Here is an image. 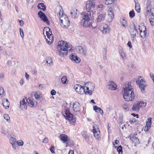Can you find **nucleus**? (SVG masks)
Segmentation results:
<instances>
[{"label":"nucleus","mask_w":154,"mask_h":154,"mask_svg":"<svg viewBox=\"0 0 154 154\" xmlns=\"http://www.w3.org/2000/svg\"><path fill=\"white\" fill-rule=\"evenodd\" d=\"M69 48V46L66 42L61 41L58 42L57 48L61 56L66 55L67 54V50H70Z\"/></svg>","instance_id":"20e7f679"},{"label":"nucleus","mask_w":154,"mask_h":154,"mask_svg":"<svg viewBox=\"0 0 154 154\" xmlns=\"http://www.w3.org/2000/svg\"><path fill=\"white\" fill-rule=\"evenodd\" d=\"M68 154H74V151L72 150H70Z\"/></svg>","instance_id":"0e129e2a"},{"label":"nucleus","mask_w":154,"mask_h":154,"mask_svg":"<svg viewBox=\"0 0 154 154\" xmlns=\"http://www.w3.org/2000/svg\"><path fill=\"white\" fill-rule=\"evenodd\" d=\"M45 88V85L43 84H40L39 86V89L40 90H43Z\"/></svg>","instance_id":"de8ad7c7"},{"label":"nucleus","mask_w":154,"mask_h":154,"mask_svg":"<svg viewBox=\"0 0 154 154\" xmlns=\"http://www.w3.org/2000/svg\"><path fill=\"white\" fill-rule=\"evenodd\" d=\"M50 150L52 153L54 154L55 153V149L54 146H52L50 147Z\"/></svg>","instance_id":"864d4df0"},{"label":"nucleus","mask_w":154,"mask_h":154,"mask_svg":"<svg viewBox=\"0 0 154 154\" xmlns=\"http://www.w3.org/2000/svg\"><path fill=\"white\" fill-rule=\"evenodd\" d=\"M46 61L48 65L51 66L53 65L52 60L51 57H47L46 58Z\"/></svg>","instance_id":"c756f323"},{"label":"nucleus","mask_w":154,"mask_h":154,"mask_svg":"<svg viewBox=\"0 0 154 154\" xmlns=\"http://www.w3.org/2000/svg\"><path fill=\"white\" fill-rule=\"evenodd\" d=\"M108 26L105 24H103V25H101L100 27V30L102 31V32L103 30V29H105L106 28H107V27L108 28Z\"/></svg>","instance_id":"72a5a7b5"},{"label":"nucleus","mask_w":154,"mask_h":154,"mask_svg":"<svg viewBox=\"0 0 154 154\" xmlns=\"http://www.w3.org/2000/svg\"><path fill=\"white\" fill-rule=\"evenodd\" d=\"M140 30V34L141 37L143 38H145L147 34L146 32V28L145 26H142L141 29H140V28H139Z\"/></svg>","instance_id":"f8f14e48"},{"label":"nucleus","mask_w":154,"mask_h":154,"mask_svg":"<svg viewBox=\"0 0 154 154\" xmlns=\"http://www.w3.org/2000/svg\"><path fill=\"white\" fill-rule=\"evenodd\" d=\"M48 139L46 137H45L43 140V142L45 143H47L48 142Z\"/></svg>","instance_id":"4d7b16f0"},{"label":"nucleus","mask_w":154,"mask_h":154,"mask_svg":"<svg viewBox=\"0 0 154 154\" xmlns=\"http://www.w3.org/2000/svg\"><path fill=\"white\" fill-rule=\"evenodd\" d=\"M91 13H82L81 14L83 19L81 20V24L82 25L85 27H88L90 26L91 20L93 19V13L90 11Z\"/></svg>","instance_id":"7ed1b4c3"},{"label":"nucleus","mask_w":154,"mask_h":154,"mask_svg":"<svg viewBox=\"0 0 154 154\" xmlns=\"http://www.w3.org/2000/svg\"><path fill=\"white\" fill-rule=\"evenodd\" d=\"M56 92L54 90H52L51 91V94L52 95H54L56 94Z\"/></svg>","instance_id":"6e6d98bb"},{"label":"nucleus","mask_w":154,"mask_h":154,"mask_svg":"<svg viewBox=\"0 0 154 154\" xmlns=\"http://www.w3.org/2000/svg\"><path fill=\"white\" fill-rule=\"evenodd\" d=\"M152 118H149L147 119L146 123L144 130L145 131H148L150 129L151 125Z\"/></svg>","instance_id":"dca6fc26"},{"label":"nucleus","mask_w":154,"mask_h":154,"mask_svg":"<svg viewBox=\"0 0 154 154\" xmlns=\"http://www.w3.org/2000/svg\"><path fill=\"white\" fill-rule=\"evenodd\" d=\"M93 132L94 134V136L98 140H99V139L100 138V131H94Z\"/></svg>","instance_id":"c85d7f7f"},{"label":"nucleus","mask_w":154,"mask_h":154,"mask_svg":"<svg viewBox=\"0 0 154 154\" xmlns=\"http://www.w3.org/2000/svg\"><path fill=\"white\" fill-rule=\"evenodd\" d=\"M107 87L109 89L114 90L116 88V85L114 82L111 81L108 82Z\"/></svg>","instance_id":"5701e85b"},{"label":"nucleus","mask_w":154,"mask_h":154,"mask_svg":"<svg viewBox=\"0 0 154 154\" xmlns=\"http://www.w3.org/2000/svg\"><path fill=\"white\" fill-rule=\"evenodd\" d=\"M11 61H9L7 62V64L8 66H9L11 64Z\"/></svg>","instance_id":"69168bd1"},{"label":"nucleus","mask_w":154,"mask_h":154,"mask_svg":"<svg viewBox=\"0 0 154 154\" xmlns=\"http://www.w3.org/2000/svg\"><path fill=\"white\" fill-rule=\"evenodd\" d=\"M130 140L136 144H138L140 143L139 139L137 137L133 135H131Z\"/></svg>","instance_id":"b1692460"},{"label":"nucleus","mask_w":154,"mask_h":154,"mask_svg":"<svg viewBox=\"0 0 154 154\" xmlns=\"http://www.w3.org/2000/svg\"><path fill=\"white\" fill-rule=\"evenodd\" d=\"M85 88H86L85 93L86 94L91 95L95 88L94 85L92 82H86L84 85Z\"/></svg>","instance_id":"423d86ee"},{"label":"nucleus","mask_w":154,"mask_h":154,"mask_svg":"<svg viewBox=\"0 0 154 154\" xmlns=\"http://www.w3.org/2000/svg\"><path fill=\"white\" fill-rule=\"evenodd\" d=\"M46 35L48 38L50 40H51V41H48L47 39H46V42L48 44L51 45V42L53 39V35H52L51 31L50 33L48 31H46Z\"/></svg>","instance_id":"6ab92c4d"},{"label":"nucleus","mask_w":154,"mask_h":154,"mask_svg":"<svg viewBox=\"0 0 154 154\" xmlns=\"http://www.w3.org/2000/svg\"><path fill=\"white\" fill-rule=\"evenodd\" d=\"M142 78L141 76L136 81V83L139 85L141 92L144 93L145 92V88L146 87V82L142 79Z\"/></svg>","instance_id":"0eeeda50"},{"label":"nucleus","mask_w":154,"mask_h":154,"mask_svg":"<svg viewBox=\"0 0 154 154\" xmlns=\"http://www.w3.org/2000/svg\"><path fill=\"white\" fill-rule=\"evenodd\" d=\"M93 128L92 132L94 131H99V129L98 126H97V125L96 124H94V125H93Z\"/></svg>","instance_id":"ea45409f"},{"label":"nucleus","mask_w":154,"mask_h":154,"mask_svg":"<svg viewBox=\"0 0 154 154\" xmlns=\"http://www.w3.org/2000/svg\"><path fill=\"white\" fill-rule=\"evenodd\" d=\"M2 104L4 107L6 109L9 107L10 103L7 99H4L3 100Z\"/></svg>","instance_id":"a878e982"},{"label":"nucleus","mask_w":154,"mask_h":154,"mask_svg":"<svg viewBox=\"0 0 154 154\" xmlns=\"http://www.w3.org/2000/svg\"><path fill=\"white\" fill-rule=\"evenodd\" d=\"M26 97L23 98L20 102V107L21 109L23 110H25L27 108V101L29 106L31 107H35L37 104V102L32 97H29L26 100Z\"/></svg>","instance_id":"f03ea898"},{"label":"nucleus","mask_w":154,"mask_h":154,"mask_svg":"<svg viewBox=\"0 0 154 154\" xmlns=\"http://www.w3.org/2000/svg\"><path fill=\"white\" fill-rule=\"evenodd\" d=\"M146 105V103H145L143 101H137L134 103L132 107L133 111H138L140 108L144 107Z\"/></svg>","instance_id":"1a4fd4ad"},{"label":"nucleus","mask_w":154,"mask_h":154,"mask_svg":"<svg viewBox=\"0 0 154 154\" xmlns=\"http://www.w3.org/2000/svg\"><path fill=\"white\" fill-rule=\"evenodd\" d=\"M20 35L21 37L22 38H23L24 36V33H23V30L22 29H21V28H20Z\"/></svg>","instance_id":"603ef678"},{"label":"nucleus","mask_w":154,"mask_h":154,"mask_svg":"<svg viewBox=\"0 0 154 154\" xmlns=\"http://www.w3.org/2000/svg\"><path fill=\"white\" fill-rule=\"evenodd\" d=\"M121 23L122 25L125 27L127 26V22L124 19H122L121 20Z\"/></svg>","instance_id":"f704fd0d"},{"label":"nucleus","mask_w":154,"mask_h":154,"mask_svg":"<svg viewBox=\"0 0 154 154\" xmlns=\"http://www.w3.org/2000/svg\"><path fill=\"white\" fill-rule=\"evenodd\" d=\"M147 11L149 13H151L152 16L154 17V8H151L150 6L149 5H148V3L147 4Z\"/></svg>","instance_id":"bb28decb"},{"label":"nucleus","mask_w":154,"mask_h":154,"mask_svg":"<svg viewBox=\"0 0 154 154\" xmlns=\"http://www.w3.org/2000/svg\"><path fill=\"white\" fill-rule=\"evenodd\" d=\"M135 9L137 11L138 13L140 12V5L138 3H135Z\"/></svg>","instance_id":"473e14b6"},{"label":"nucleus","mask_w":154,"mask_h":154,"mask_svg":"<svg viewBox=\"0 0 154 154\" xmlns=\"http://www.w3.org/2000/svg\"><path fill=\"white\" fill-rule=\"evenodd\" d=\"M29 74H27L26 72L25 77H26V78L27 80L29 78Z\"/></svg>","instance_id":"052dcab7"},{"label":"nucleus","mask_w":154,"mask_h":154,"mask_svg":"<svg viewBox=\"0 0 154 154\" xmlns=\"http://www.w3.org/2000/svg\"><path fill=\"white\" fill-rule=\"evenodd\" d=\"M70 59L73 61H75L76 63H79L81 60L80 58L78 57L75 54L72 53L70 57Z\"/></svg>","instance_id":"ddd939ff"},{"label":"nucleus","mask_w":154,"mask_h":154,"mask_svg":"<svg viewBox=\"0 0 154 154\" xmlns=\"http://www.w3.org/2000/svg\"><path fill=\"white\" fill-rule=\"evenodd\" d=\"M131 36V40L133 41V42H134V40H135V37H133L132 36Z\"/></svg>","instance_id":"338daca9"},{"label":"nucleus","mask_w":154,"mask_h":154,"mask_svg":"<svg viewBox=\"0 0 154 154\" xmlns=\"http://www.w3.org/2000/svg\"><path fill=\"white\" fill-rule=\"evenodd\" d=\"M129 15L131 17L133 18L135 16V13L133 11H131L129 12Z\"/></svg>","instance_id":"3c124183"},{"label":"nucleus","mask_w":154,"mask_h":154,"mask_svg":"<svg viewBox=\"0 0 154 154\" xmlns=\"http://www.w3.org/2000/svg\"><path fill=\"white\" fill-rule=\"evenodd\" d=\"M4 119L6 120V121L9 123L10 122V118L8 115L7 114H5L4 115Z\"/></svg>","instance_id":"4c0bfd02"},{"label":"nucleus","mask_w":154,"mask_h":154,"mask_svg":"<svg viewBox=\"0 0 154 154\" xmlns=\"http://www.w3.org/2000/svg\"><path fill=\"white\" fill-rule=\"evenodd\" d=\"M133 27L132 28H131L130 30V33L131 36L133 37H136L137 34H138V32L136 27L135 24L134 23H133Z\"/></svg>","instance_id":"a211bd4d"},{"label":"nucleus","mask_w":154,"mask_h":154,"mask_svg":"<svg viewBox=\"0 0 154 154\" xmlns=\"http://www.w3.org/2000/svg\"><path fill=\"white\" fill-rule=\"evenodd\" d=\"M61 82L63 84H67L66 82L67 81V78L66 76H64L61 79Z\"/></svg>","instance_id":"58836bf2"},{"label":"nucleus","mask_w":154,"mask_h":154,"mask_svg":"<svg viewBox=\"0 0 154 154\" xmlns=\"http://www.w3.org/2000/svg\"><path fill=\"white\" fill-rule=\"evenodd\" d=\"M80 105L79 103L78 102H75L73 106V110L75 112H79L80 109Z\"/></svg>","instance_id":"aec40b11"},{"label":"nucleus","mask_w":154,"mask_h":154,"mask_svg":"<svg viewBox=\"0 0 154 154\" xmlns=\"http://www.w3.org/2000/svg\"><path fill=\"white\" fill-rule=\"evenodd\" d=\"M149 21L151 24L152 26H154V18H149Z\"/></svg>","instance_id":"09e8293b"},{"label":"nucleus","mask_w":154,"mask_h":154,"mask_svg":"<svg viewBox=\"0 0 154 154\" xmlns=\"http://www.w3.org/2000/svg\"><path fill=\"white\" fill-rule=\"evenodd\" d=\"M4 77V75L2 73L0 72V78L2 79Z\"/></svg>","instance_id":"e2e57ef3"},{"label":"nucleus","mask_w":154,"mask_h":154,"mask_svg":"<svg viewBox=\"0 0 154 154\" xmlns=\"http://www.w3.org/2000/svg\"><path fill=\"white\" fill-rule=\"evenodd\" d=\"M127 45L130 48H132V46L131 45V43L130 41L127 43Z\"/></svg>","instance_id":"bf43d9fd"},{"label":"nucleus","mask_w":154,"mask_h":154,"mask_svg":"<svg viewBox=\"0 0 154 154\" xmlns=\"http://www.w3.org/2000/svg\"><path fill=\"white\" fill-rule=\"evenodd\" d=\"M71 16L73 18H77V13H75V11H73V12H71L70 13Z\"/></svg>","instance_id":"37998d69"},{"label":"nucleus","mask_w":154,"mask_h":154,"mask_svg":"<svg viewBox=\"0 0 154 154\" xmlns=\"http://www.w3.org/2000/svg\"><path fill=\"white\" fill-rule=\"evenodd\" d=\"M106 14V13L100 14L97 19V21L98 23H100L101 21H104L105 19Z\"/></svg>","instance_id":"412c9836"},{"label":"nucleus","mask_w":154,"mask_h":154,"mask_svg":"<svg viewBox=\"0 0 154 154\" xmlns=\"http://www.w3.org/2000/svg\"><path fill=\"white\" fill-rule=\"evenodd\" d=\"M119 53L122 59L124 60L126 58V56L124 52L122 50H121L120 51Z\"/></svg>","instance_id":"e433bc0d"},{"label":"nucleus","mask_w":154,"mask_h":154,"mask_svg":"<svg viewBox=\"0 0 154 154\" xmlns=\"http://www.w3.org/2000/svg\"><path fill=\"white\" fill-rule=\"evenodd\" d=\"M60 140L63 141L64 143L69 142V139L66 135L64 134H61L60 135Z\"/></svg>","instance_id":"4be33fe9"},{"label":"nucleus","mask_w":154,"mask_h":154,"mask_svg":"<svg viewBox=\"0 0 154 154\" xmlns=\"http://www.w3.org/2000/svg\"><path fill=\"white\" fill-rule=\"evenodd\" d=\"M104 8V6L102 4L98 5L97 8L100 11H102Z\"/></svg>","instance_id":"c03bdc74"},{"label":"nucleus","mask_w":154,"mask_h":154,"mask_svg":"<svg viewBox=\"0 0 154 154\" xmlns=\"http://www.w3.org/2000/svg\"><path fill=\"white\" fill-rule=\"evenodd\" d=\"M24 81L23 79H21L20 82V84L22 85L24 83Z\"/></svg>","instance_id":"680f3d73"},{"label":"nucleus","mask_w":154,"mask_h":154,"mask_svg":"<svg viewBox=\"0 0 154 154\" xmlns=\"http://www.w3.org/2000/svg\"><path fill=\"white\" fill-rule=\"evenodd\" d=\"M23 144V142L22 140H20L19 141H18L17 142L16 146L17 147L18 146H17L18 145V146H22Z\"/></svg>","instance_id":"a18cd8bd"},{"label":"nucleus","mask_w":154,"mask_h":154,"mask_svg":"<svg viewBox=\"0 0 154 154\" xmlns=\"http://www.w3.org/2000/svg\"><path fill=\"white\" fill-rule=\"evenodd\" d=\"M75 49L77 52L78 53L84 55H86V51L84 50L81 46H77L75 47Z\"/></svg>","instance_id":"2eb2a0df"},{"label":"nucleus","mask_w":154,"mask_h":154,"mask_svg":"<svg viewBox=\"0 0 154 154\" xmlns=\"http://www.w3.org/2000/svg\"><path fill=\"white\" fill-rule=\"evenodd\" d=\"M108 13L109 17L108 20L109 22H111L114 16V13L112 8L109 9L108 11Z\"/></svg>","instance_id":"f3484780"},{"label":"nucleus","mask_w":154,"mask_h":154,"mask_svg":"<svg viewBox=\"0 0 154 154\" xmlns=\"http://www.w3.org/2000/svg\"><path fill=\"white\" fill-rule=\"evenodd\" d=\"M58 8L60 10V12L59 13V14H58V15L59 14V18L61 17H62L64 15H65L64 14H63V11L62 9V7L60 6H59L58 7Z\"/></svg>","instance_id":"2f4dec72"},{"label":"nucleus","mask_w":154,"mask_h":154,"mask_svg":"<svg viewBox=\"0 0 154 154\" xmlns=\"http://www.w3.org/2000/svg\"><path fill=\"white\" fill-rule=\"evenodd\" d=\"M63 115L65 119L69 121L70 124L73 125L75 124L76 121L73 118V115L69 112V110L66 109Z\"/></svg>","instance_id":"39448f33"},{"label":"nucleus","mask_w":154,"mask_h":154,"mask_svg":"<svg viewBox=\"0 0 154 154\" xmlns=\"http://www.w3.org/2000/svg\"><path fill=\"white\" fill-rule=\"evenodd\" d=\"M102 32L104 34H107L109 33L110 32L109 27V26H108V28L107 27L105 29H103Z\"/></svg>","instance_id":"79ce46f5"},{"label":"nucleus","mask_w":154,"mask_h":154,"mask_svg":"<svg viewBox=\"0 0 154 154\" xmlns=\"http://www.w3.org/2000/svg\"><path fill=\"white\" fill-rule=\"evenodd\" d=\"M123 97L127 101H133L135 98L133 89L130 84H124L123 85Z\"/></svg>","instance_id":"f257e3e1"},{"label":"nucleus","mask_w":154,"mask_h":154,"mask_svg":"<svg viewBox=\"0 0 154 154\" xmlns=\"http://www.w3.org/2000/svg\"><path fill=\"white\" fill-rule=\"evenodd\" d=\"M10 141L13 148L16 149L17 147L16 139L13 137H11L10 139Z\"/></svg>","instance_id":"393cba45"},{"label":"nucleus","mask_w":154,"mask_h":154,"mask_svg":"<svg viewBox=\"0 0 154 154\" xmlns=\"http://www.w3.org/2000/svg\"><path fill=\"white\" fill-rule=\"evenodd\" d=\"M94 110L96 112H97L98 111H97V110H101V109L100 108V107L97 106H94L93 107Z\"/></svg>","instance_id":"49530a36"},{"label":"nucleus","mask_w":154,"mask_h":154,"mask_svg":"<svg viewBox=\"0 0 154 154\" xmlns=\"http://www.w3.org/2000/svg\"><path fill=\"white\" fill-rule=\"evenodd\" d=\"M34 96L35 98L37 100H39L42 97V96L39 92H35L34 94Z\"/></svg>","instance_id":"7c9ffc66"},{"label":"nucleus","mask_w":154,"mask_h":154,"mask_svg":"<svg viewBox=\"0 0 154 154\" xmlns=\"http://www.w3.org/2000/svg\"><path fill=\"white\" fill-rule=\"evenodd\" d=\"M115 0H104L105 3L106 5H110L113 3Z\"/></svg>","instance_id":"c9c22d12"},{"label":"nucleus","mask_w":154,"mask_h":154,"mask_svg":"<svg viewBox=\"0 0 154 154\" xmlns=\"http://www.w3.org/2000/svg\"><path fill=\"white\" fill-rule=\"evenodd\" d=\"M20 25L21 26H23L24 24L23 21L22 20H20L19 21Z\"/></svg>","instance_id":"13d9d810"},{"label":"nucleus","mask_w":154,"mask_h":154,"mask_svg":"<svg viewBox=\"0 0 154 154\" xmlns=\"http://www.w3.org/2000/svg\"><path fill=\"white\" fill-rule=\"evenodd\" d=\"M37 7L38 9H40L44 11H45L46 9V6L42 3H39L38 4Z\"/></svg>","instance_id":"cd10ccee"},{"label":"nucleus","mask_w":154,"mask_h":154,"mask_svg":"<svg viewBox=\"0 0 154 154\" xmlns=\"http://www.w3.org/2000/svg\"><path fill=\"white\" fill-rule=\"evenodd\" d=\"M74 87L75 90L79 94H83L85 93V89L84 86L83 87L80 85L76 84L74 85Z\"/></svg>","instance_id":"9b49d317"},{"label":"nucleus","mask_w":154,"mask_h":154,"mask_svg":"<svg viewBox=\"0 0 154 154\" xmlns=\"http://www.w3.org/2000/svg\"><path fill=\"white\" fill-rule=\"evenodd\" d=\"M131 115H132V116H134V117H135V116H137V118H138V115L137 114V115H136V114H134V113H132V114H131Z\"/></svg>","instance_id":"774afa93"},{"label":"nucleus","mask_w":154,"mask_h":154,"mask_svg":"<svg viewBox=\"0 0 154 154\" xmlns=\"http://www.w3.org/2000/svg\"><path fill=\"white\" fill-rule=\"evenodd\" d=\"M117 151L118 152L119 154H122V148L121 146H119L117 149Z\"/></svg>","instance_id":"a19ab883"},{"label":"nucleus","mask_w":154,"mask_h":154,"mask_svg":"<svg viewBox=\"0 0 154 154\" xmlns=\"http://www.w3.org/2000/svg\"><path fill=\"white\" fill-rule=\"evenodd\" d=\"M38 15L41 19L43 20L44 22H46V23H47V22L48 21L45 15L41 11H40L38 13Z\"/></svg>","instance_id":"4468645a"},{"label":"nucleus","mask_w":154,"mask_h":154,"mask_svg":"<svg viewBox=\"0 0 154 154\" xmlns=\"http://www.w3.org/2000/svg\"><path fill=\"white\" fill-rule=\"evenodd\" d=\"M136 121V119L135 118H133L130 119L129 120V122L131 124L134 122Z\"/></svg>","instance_id":"5fc2aeb1"},{"label":"nucleus","mask_w":154,"mask_h":154,"mask_svg":"<svg viewBox=\"0 0 154 154\" xmlns=\"http://www.w3.org/2000/svg\"><path fill=\"white\" fill-rule=\"evenodd\" d=\"M4 92V89L2 87H0V95L2 97Z\"/></svg>","instance_id":"8fccbe9b"},{"label":"nucleus","mask_w":154,"mask_h":154,"mask_svg":"<svg viewBox=\"0 0 154 154\" xmlns=\"http://www.w3.org/2000/svg\"><path fill=\"white\" fill-rule=\"evenodd\" d=\"M95 2L91 1H88L87 2L86 4V11L83 13H91V11L93 13V10L94 9L95 7Z\"/></svg>","instance_id":"9d476101"},{"label":"nucleus","mask_w":154,"mask_h":154,"mask_svg":"<svg viewBox=\"0 0 154 154\" xmlns=\"http://www.w3.org/2000/svg\"><path fill=\"white\" fill-rule=\"evenodd\" d=\"M61 26L64 28H67L69 26V21L67 16L64 15L60 18Z\"/></svg>","instance_id":"6e6552de"}]
</instances>
